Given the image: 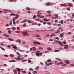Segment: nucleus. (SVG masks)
<instances>
[{
    "mask_svg": "<svg viewBox=\"0 0 74 74\" xmlns=\"http://www.w3.org/2000/svg\"><path fill=\"white\" fill-rule=\"evenodd\" d=\"M65 62L67 64H69L70 63V62L68 60H65Z\"/></svg>",
    "mask_w": 74,
    "mask_h": 74,
    "instance_id": "obj_6",
    "label": "nucleus"
},
{
    "mask_svg": "<svg viewBox=\"0 0 74 74\" xmlns=\"http://www.w3.org/2000/svg\"><path fill=\"white\" fill-rule=\"evenodd\" d=\"M18 58H16V59L20 60H21V58H21V56H18Z\"/></svg>",
    "mask_w": 74,
    "mask_h": 74,
    "instance_id": "obj_4",
    "label": "nucleus"
},
{
    "mask_svg": "<svg viewBox=\"0 0 74 74\" xmlns=\"http://www.w3.org/2000/svg\"><path fill=\"white\" fill-rule=\"evenodd\" d=\"M58 44H60V45H62V43H61V42H60V41H59L58 42Z\"/></svg>",
    "mask_w": 74,
    "mask_h": 74,
    "instance_id": "obj_36",
    "label": "nucleus"
},
{
    "mask_svg": "<svg viewBox=\"0 0 74 74\" xmlns=\"http://www.w3.org/2000/svg\"><path fill=\"white\" fill-rule=\"evenodd\" d=\"M64 49H67V47H64Z\"/></svg>",
    "mask_w": 74,
    "mask_h": 74,
    "instance_id": "obj_63",
    "label": "nucleus"
},
{
    "mask_svg": "<svg viewBox=\"0 0 74 74\" xmlns=\"http://www.w3.org/2000/svg\"><path fill=\"white\" fill-rule=\"evenodd\" d=\"M26 60H23L22 61V62H26Z\"/></svg>",
    "mask_w": 74,
    "mask_h": 74,
    "instance_id": "obj_51",
    "label": "nucleus"
},
{
    "mask_svg": "<svg viewBox=\"0 0 74 74\" xmlns=\"http://www.w3.org/2000/svg\"><path fill=\"white\" fill-rule=\"evenodd\" d=\"M26 26V23H25L23 25V27H25Z\"/></svg>",
    "mask_w": 74,
    "mask_h": 74,
    "instance_id": "obj_28",
    "label": "nucleus"
},
{
    "mask_svg": "<svg viewBox=\"0 0 74 74\" xmlns=\"http://www.w3.org/2000/svg\"><path fill=\"white\" fill-rule=\"evenodd\" d=\"M2 13H3V11L1 10H0V13L2 14Z\"/></svg>",
    "mask_w": 74,
    "mask_h": 74,
    "instance_id": "obj_58",
    "label": "nucleus"
},
{
    "mask_svg": "<svg viewBox=\"0 0 74 74\" xmlns=\"http://www.w3.org/2000/svg\"><path fill=\"white\" fill-rule=\"evenodd\" d=\"M13 48H14V49H17L18 47L16 46H13L12 47Z\"/></svg>",
    "mask_w": 74,
    "mask_h": 74,
    "instance_id": "obj_11",
    "label": "nucleus"
},
{
    "mask_svg": "<svg viewBox=\"0 0 74 74\" xmlns=\"http://www.w3.org/2000/svg\"><path fill=\"white\" fill-rule=\"evenodd\" d=\"M17 55H18V56H21V54H19V53L17 52Z\"/></svg>",
    "mask_w": 74,
    "mask_h": 74,
    "instance_id": "obj_52",
    "label": "nucleus"
},
{
    "mask_svg": "<svg viewBox=\"0 0 74 74\" xmlns=\"http://www.w3.org/2000/svg\"><path fill=\"white\" fill-rule=\"evenodd\" d=\"M46 36H47V37H49V35L47 34V35H46Z\"/></svg>",
    "mask_w": 74,
    "mask_h": 74,
    "instance_id": "obj_62",
    "label": "nucleus"
},
{
    "mask_svg": "<svg viewBox=\"0 0 74 74\" xmlns=\"http://www.w3.org/2000/svg\"><path fill=\"white\" fill-rule=\"evenodd\" d=\"M4 66L6 67H7V64H4Z\"/></svg>",
    "mask_w": 74,
    "mask_h": 74,
    "instance_id": "obj_60",
    "label": "nucleus"
},
{
    "mask_svg": "<svg viewBox=\"0 0 74 74\" xmlns=\"http://www.w3.org/2000/svg\"><path fill=\"white\" fill-rule=\"evenodd\" d=\"M12 21L13 24H14V25H15V20H14V19H13Z\"/></svg>",
    "mask_w": 74,
    "mask_h": 74,
    "instance_id": "obj_9",
    "label": "nucleus"
},
{
    "mask_svg": "<svg viewBox=\"0 0 74 74\" xmlns=\"http://www.w3.org/2000/svg\"><path fill=\"white\" fill-rule=\"evenodd\" d=\"M22 33L23 34V36H29V34H27V32H23Z\"/></svg>",
    "mask_w": 74,
    "mask_h": 74,
    "instance_id": "obj_1",
    "label": "nucleus"
},
{
    "mask_svg": "<svg viewBox=\"0 0 74 74\" xmlns=\"http://www.w3.org/2000/svg\"><path fill=\"white\" fill-rule=\"evenodd\" d=\"M47 6H49V3H47Z\"/></svg>",
    "mask_w": 74,
    "mask_h": 74,
    "instance_id": "obj_45",
    "label": "nucleus"
},
{
    "mask_svg": "<svg viewBox=\"0 0 74 74\" xmlns=\"http://www.w3.org/2000/svg\"><path fill=\"white\" fill-rule=\"evenodd\" d=\"M15 62V60H11V61H9V62Z\"/></svg>",
    "mask_w": 74,
    "mask_h": 74,
    "instance_id": "obj_29",
    "label": "nucleus"
},
{
    "mask_svg": "<svg viewBox=\"0 0 74 74\" xmlns=\"http://www.w3.org/2000/svg\"><path fill=\"white\" fill-rule=\"evenodd\" d=\"M4 56H5V57H8V55H4Z\"/></svg>",
    "mask_w": 74,
    "mask_h": 74,
    "instance_id": "obj_39",
    "label": "nucleus"
},
{
    "mask_svg": "<svg viewBox=\"0 0 74 74\" xmlns=\"http://www.w3.org/2000/svg\"><path fill=\"white\" fill-rule=\"evenodd\" d=\"M40 18H44V17L43 16H41Z\"/></svg>",
    "mask_w": 74,
    "mask_h": 74,
    "instance_id": "obj_34",
    "label": "nucleus"
},
{
    "mask_svg": "<svg viewBox=\"0 0 74 74\" xmlns=\"http://www.w3.org/2000/svg\"><path fill=\"white\" fill-rule=\"evenodd\" d=\"M47 13H48V14H51V12L49 11H47Z\"/></svg>",
    "mask_w": 74,
    "mask_h": 74,
    "instance_id": "obj_30",
    "label": "nucleus"
},
{
    "mask_svg": "<svg viewBox=\"0 0 74 74\" xmlns=\"http://www.w3.org/2000/svg\"><path fill=\"white\" fill-rule=\"evenodd\" d=\"M33 73H34V74H36H36H37V71H34Z\"/></svg>",
    "mask_w": 74,
    "mask_h": 74,
    "instance_id": "obj_23",
    "label": "nucleus"
},
{
    "mask_svg": "<svg viewBox=\"0 0 74 74\" xmlns=\"http://www.w3.org/2000/svg\"><path fill=\"white\" fill-rule=\"evenodd\" d=\"M55 38H56V39H57V40H59V38L58 37H55Z\"/></svg>",
    "mask_w": 74,
    "mask_h": 74,
    "instance_id": "obj_41",
    "label": "nucleus"
},
{
    "mask_svg": "<svg viewBox=\"0 0 74 74\" xmlns=\"http://www.w3.org/2000/svg\"><path fill=\"white\" fill-rule=\"evenodd\" d=\"M16 33L20 34L21 33V32L19 31H17L16 32Z\"/></svg>",
    "mask_w": 74,
    "mask_h": 74,
    "instance_id": "obj_13",
    "label": "nucleus"
},
{
    "mask_svg": "<svg viewBox=\"0 0 74 74\" xmlns=\"http://www.w3.org/2000/svg\"><path fill=\"white\" fill-rule=\"evenodd\" d=\"M49 41H53V40L52 39H49Z\"/></svg>",
    "mask_w": 74,
    "mask_h": 74,
    "instance_id": "obj_61",
    "label": "nucleus"
},
{
    "mask_svg": "<svg viewBox=\"0 0 74 74\" xmlns=\"http://www.w3.org/2000/svg\"><path fill=\"white\" fill-rule=\"evenodd\" d=\"M36 37H40V35H38V34H36Z\"/></svg>",
    "mask_w": 74,
    "mask_h": 74,
    "instance_id": "obj_21",
    "label": "nucleus"
},
{
    "mask_svg": "<svg viewBox=\"0 0 74 74\" xmlns=\"http://www.w3.org/2000/svg\"><path fill=\"white\" fill-rule=\"evenodd\" d=\"M27 12H28V13H29V14H30V13H31V12H30V11H28Z\"/></svg>",
    "mask_w": 74,
    "mask_h": 74,
    "instance_id": "obj_57",
    "label": "nucleus"
},
{
    "mask_svg": "<svg viewBox=\"0 0 74 74\" xmlns=\"http://www.w3.org/2000/svg\"><path fill=\"white\" fill-rule=\"evenodd\" d=\"M30 51H33V49L32 48H31L30 49Z\"/></svg>",
    "mask_w": 74,
    "mask_h": 74,
    "instance_id": "obj_64",
    "label": "nucleus"
},
{
    "mask_svg": "<svg viewBox=\"0 0 74 74\" xmlns=\"http://www.w3.org/2000/svg\"><path fill=\"white\" fill-rule=\"evenodd\" d=\"M16 69H17V71H18V72H21V69L19 68H16Z\"/></svg>",
    "mask_w": 74,
    "mask_h": 74,
    "instance_id": "obj_7",
    "label": "nucleus"
},
{
    "mask_svg": "<svg viewBox=\"0 0 74 74\" xmlns=\"http://www.w3.org/2000/svg\"><path fill=\"white\" fill-rule=\"evenodd\" d=\"M2 49V50H3V51H5V49L4 48H2L1 47H0Z\"/></svg>",
    "mask_w": 74,
    "mask_h": 74,
    "instance_id": "obj_25",
    "label": "nucleus"
},
{
    "mask_svg": "<svg viewBox=\"0 0 74 74\" xmlns=\"http://www.w3.org/2000/svg\"><path fill=\"white\" fill-rule=\"evenodd\" d=\"M39 68V66H37L36 67V69H38Z\"/></svg>",
    "mask_w": 74,
    "mask_h": 74,
    "instance_id": "obj_56",
    "label": "nucleus"
},
{
    "mask_svg": "<svg viewBox=\"0 0 74 74\" xmlns=\"http://www.w3.org/2000/svg\"><path fill=\"white\" fill-rule=\"evenodd\" d=\"M51 62V60H47V63Z\"/></svg>",
    "mask_w": 74,
    "mask_h": 74,
    "instance_id": "obj_16",
    "label": "nucleus"
},
{
    "mask_svg": "<svg viewBox=\"0 0 74 74\" xmlns=\"http://www.w3.org/2000/svg\"><path fill=\"white\" fill-rule=\"evenodd\" d=\"M33 50L35 51H36V47H33Z\"/></svg>",
    "mask_w": 74,
    "mask_h": 74,
    "instance_id": "obj_26",
    "label": "nucleus"
},
{
    "mask_svg": "<svg viewBox=\"0 0 74 74\" xmlns=\"http://www.w3.org/2000/svg\"><path fill=\"white\" fill-rule=\"evenodd\" d=\"M36 21H40V19H38V18H36L35 19Z\"/></svg>",
    "mask_w": 74,
    "mask_h": 74,
    "instance_id": "obj_33",
    "label": "nucleus"
},
{
    "mask_svg": "<svg viewBox=\"0 0 74 74\" xmlns=\"http://www.w3.org/2000/svg\"><path fill=\"white\" fill-rule=\"evenodd\" d=\"M47 49V50H49V51H51V49L50 47H48Z\"/></svg>",
    "mask_w": 74,
    "mask_h": 74,
    "instance_id": "obj_20",
    "label": "nucleus"
},
{
    "mask_svg": "<svg viewBox=\"0 0 74 74\" xmlns=\"http://www.w3.org/2000/svg\"><path fill=\"white\" fill-rule=\"evenodd\" d=\"M8 33H9V34H11V31H10V30H9L8 31Z\"/></svg>",
    "mask_w": 74,
    "mask_h": 74,
    "instance_id": "obj_38",
    "label": "nucleus"
},
{
    "mask_svg": "<svg viewBox=\"0 0 74 74\" xmlns=\"http://www.w3.org/2000/svg\"><path fill=\"white\" fill-rule=\"evenodd\" d=\"M60 5H61V6H63L64 7H66V5L63 4H60Z\"/></svg>",
    "mask_w": 74,
    "mask_h": 74,
    "instance_id": "obj_24",
    "label": "nucleus"
},
{
    "mask_svg": "<svg viewBox=\"0 0 74 74\" xmlns=\"http://www.w3.org/2000/svg\"><path fill=\"white\" fill-rule=\"evenodd\" d=\"M16 14H14V13H12L10 14V16H16Z\"/></svg>",
    "mask_w": 74,
    "mask_h": 74,
    "instance_id": "obj_8",
    "label": "nucleus"
},
{
    "mask_svg": "<svg viewBox=\"0 0 74 74\" xmlns=\"http://www.w3.org/2000/svg\"><path fill=\"white\" fill-rule=\"evenodd\" d=\"M64 34L63 33H61L60 34V37L61 38H63V36H64Z\"/></svg>",
    "mask_w": 74,
    "mask_h": 74,
    "instance_id": "obj_3",
    "label": "nucleus"
},
{
    "mask_svg": "<svg viewBox=\"0 0 74 74\" xmlns=\"http://www.w3.org/2000/svg\"><path fill=\"white\" fill-rule=\"evenodd\" d=\"M60 22H61V24H62L63 22V20H62Z\"/></svg>",
    "mask_w": 74,
    "mask_h": 74,
    "instance_id": "obj_50",
    "label": "nucleus"
},
{
    "mask_svg": "<svg viewBox=\"0 0 74 74\" xmlns=\"http://www.w3.org/2000/svg\"><path fill=\"white\" fill-rule=\"evenodd\" d=\"M36 18V16L34 15L33 16V18H34V19H35Z\"/></svg>",
    "mask_w": 74,
    "mask_h": 74,
    "instance_id": "obj_32",
    "label": "nucleus"
},
{
    "mask_svg": "<svg viewBox=\"0 0 74 74\" xmlns=\"http://www.w3.org/2000/svg\"><path fill=\"white\" fill-rule=\"evenodd\" d=\"M3 36H5L6 37H9L10 36L8 35H6V34H3Z\"/></svg>",
    "mask_w": 74,
    "mask_h": 74,
    "instance_id": "obj_15",
    "label": "nucleus"
},
{
    "mask_svg": "<svg viewBox=\"0 0 74 74\" xmlns=\"http://www.w3.org/2000/svg\"><path fill=\"white\" fill-rule=\"evenodd\" d=\"M47 25H51V23L49 22L47 23Z\"/></svg>",
    "mask_w": 74,
    "mask_h": 74,
    "instance_id": "obj_46",
    "label": "nucleus"
},
{
    "mask_svg": "<svg viewBox=\"0 0 74 74\" xmlns=\"http://www.w3.org/2000/svg\"><path fill=\"white\" fill-rule=\"evenodd\" d=\"M58 63V62L57 61H56L55 62V64H57V63Z\"/></svg>",
    "mask_w": 74,
    "mask_h": 74,
    "instance_id": "obj_47",
    "label": "nucleus"
},
{
    "mask_svg": "<svg viewBox=\"0 0 74 74\" xmlns=\"http://www.w3.org/2000/svg\"><path fill=\"white\" fill-rule=\"evenodd\" d=\"M29 70H31V71H33V69L32 68H30Z\"/></svg>",
    "mask_w": 74,
    "mask_h": 74,
    "instance_id": "obj_59",
    "label": "nucleus"
},
{
    "mask_svg": "<svg viewBox=\"0 0 74 74\" xmlns=\"http://www.w3.org/2000/svg\"><path fill=\"white\" fill-rule=\"evenodd\" d=\"M14 74H17V71L16 70H14Z\"/></svg>",
    "mask_w": 74,
    "mask_h": 74,
    "instance_id": "obj_19",
    "label": "nucleus"
},
{
    "mask_svg": "<svg viewBox=\"0 0 74 74\" xmlns=\"http://www.w3.org/2000/svg\"><path fill=\"white\" fill-rule=\"evenodd\" d=\"M59 32H60V31L59 30H58L55 33H59Z\"/></svg>",
    "mask_w": 74,
    "mask_h": 74,
    "instance_id": "obj_42",
    "label": "nucleus"
},
{
    "mask_svg": "<svg viewBox=\"0 0 74 74\" xmlns=\"http://www.w3.org/2000/svg\"><path fill=\"white\" fill-rule=\"evenodd\" d=\"M51 14H48L47 15V16H51Z\"/></svg>",
    "mask_w": 74,
    "mask_h": 74,
    "instance_id": "obj_48",
    "label": "nucleus"
},
{
    "mask_svg": "<svg viewBox=\"0 0 74 74\" xmlns=\"http://www.w3.org/2000/svg\"><path fill=\"white\" fill-rule=\"evenodd\" d=\"M12 21H10V25H12Z\"/></svg>",
    "mask_w": 74,
    "mask_h": 74,
    "instance_id": "obj_43",
    "label": "nucleus"
},
{
    "mask_svg": "<svg viewBox=\"0 0 74 74\" xmlns=\"http://www.w3.org/2000/svg\"><path fill=\"white\" fill-rule=\"evenodd\" d=\"M39 49H40V50H41L43 49V48H42V47H40L39 48Z\"/></svg>",
    "mask_w": 74,
    "mask_h": 74,
    "instance_id": "obj_40",
    "label": "nucleus"
},
{
    "mask_svg": "<svg viewBox=\"0 0 74 74\" xmlns=\"http://www.w3.org/2000/svg\"><path fill=\"white\" fill-rule=\"evenodd\" d=\"M55 35H56L55 34H52L51 35V37H53V36H55Z\"/></svg>",
    "mask_w": 74,
    "mask_h": 74,
    "instance_id": "obj_31",
    "label": "nucleus"
},
{
    "mask_svg": "<svg viewBox=\"0 0 74 74\" xmlns=\"http://www.w3.org/2000/svg\"><path fill=\"white\" fill-rule=\"evenodd\" d=\"M16 42H21V40H20V39L17 40H16Z\"/></svg>",
    "mask_w": 74,
    "mask_h": 74,
    "instance_id": "obj_12",
    "label": "nucleus"
},
{
    "mask_svg": "<svg viewBox=\"0 0 74 74\" xmlns=\"http://www.w3.org/2000/svg\"><path fill=\"white\" fill-rule=\"evenodd\" d=\"M55 16L56 17V18H59V16H58V14H55Z\"/></svg>",
    "mask_w": 74,
    "mask_h": 74,
    "instance_id": "obj_18",
    "label": "nucleus"
},
{
    "mask_svg": "<svg viewBox=\"0 0 74 74\" xmlns=\"http://www.w3.org/2000/svg\"><path fill=\"white\" fill-rule=\"evenodd\" d=\"M10 56H11V57H14V55L12 54H11Z\"/></svg>",
    "mask_w": 74,
    "mask_h": 74,
    "instance_id": "obj_54",
    "label": "nucleus"
},
{
    "mask_svg": "<svg viewBox=\"0 0 74 74\" xmlns=\"http://www.w3.org/2000/svg\"><path fill=\"white\" fill-rule=\"evenodd\" d=\"M33 43L34 44H38V45H40V44L39 43L36 42H33Z\"/></svg>",
    "mask_w": 74,
    "mask_h": 74,
    "instance_id": "obj_5",
    "label": "nucleus"
},
{
    "mask_svg": "<svg viewBox=\"0 0 74 74\" xmlns=\"http://www.w3.org/2000/svg\"><path fill=\"white\" fill-rule=\"evenodd\" d=\"M58 60H59V61H61V62H62V60H61V59H60V58H58Z\"/></svg>",
    "mask_w": 74,
    "mask_h": 74,
    "instance_id": "obj_55",
    "label": "nucleus"
},
{
    "mask_svg": "<svg viewBox=\"0 0 74 74\" xmlns=\"http://www.w3.org/2000/svg\"><path fill=\"white\" fill-rule=\"evenodd\" d=\"M9 1L10 2H12L14 1V0H9Z\"/></svg>",
    "mask_w": 74,
    "mask_h": 74,
    "instance_id": "obj_53",
    "label": "nucleus"
},
{
    "mask_svg": "<svg viewBox=\"0 0 74 74\" xmlns=\"http://www.w3.org/2000/svg\"><path fill=\"white\" fill-rule=\"evenodd\" d=\"M28 23H32V21H28Z\"/></svg>",
    "mask_w": 74,
    "mask_h": 74,
    "instance_id": "obj_37",
    "label": "nucleus"
},
{
    "mask_svg": "<svg viewBox=\"0 0 74 74\" xmlns=\"http://www.w3.org/2000/svg\"><path fill=\"white\" fill-rule=\"evenodd\" d=\"M16 16L14 17V19H14V20H16V19H17L19 17V16L18 15H16Z\"/></svg>",
    "mask_w": 74,
    "mask_h": 74,
    "instance_id": "obj_2",
    "label": "nucleus"
},
{
    "mask_svg": "<svg viewBox=\"0 0 74 74\" xmlns=\"http://www.w3.org/2000/svg\"><path fill=\"white\" fill-rule=\"evenodd\" d=\"M68 4H69V5L70 7H71L72 6V5H72V4H71L70 3H68Z\"/></svg>",
    "mask_w": 74,
    "mask_h": 74,
    "instance_id": "obj_27",
    "label": "nucleus"
},
{
    "mask_svg": "<svg viewBox=\"0 0 74 74\" xmlns=\"http://www.w3.org/2000/svg\"><path fill=\"white\" fill-rule=\"evenodd\" d=\"M12 29L13 30H15V29H16V28H15V27H12Z\"/></svg>",
    "mask_w": 74,
    "mask_h": 74,
    "instance_id": "obj_44",
    "label": "nucleus"
},
{
    "mask_svg": "<svg viewBox=\"0 0 74 74\" xmlns=\"http://www.w3.org/2000/svg\"><path fill=\"white\" fill-rule=\"evenodd\" d=\"M43 20L44 21H46V22H49V20H48L47 18H45L43 19Z\"/></svg>",
    "mask_w": 74,
    "mask_h": 74,
    "instance_id": "obj_10",
    "label": "nucleus"
},
{
    "mask_svg": "<svg viewBox=\"0 0 74 74\" xmlns=\"http://www.w3.org/2000/svg\"><path fill=\"white\" fill-rule=\"evenodd\" d=\"M22 73H24V74H25V73H26V71H22Z\"/></svg>",
    "mask_w": 74,
    "mask_h": 74,
    "instance_id": "obj_49",
    "label": "nucleus"
},
{
    "mask_svg": "<svg viewBox=\"0 0 74 74\" xmlns=\"http://www.w3.org/2000/svg\"><path fill=\"white\" fill-rule=\"evenodd\" d=\"M27 10L28 11H29V10H30V9L29 7H27Z\"/></svg>",
    "mask_w": 74,
    "mask_h": 74,
    "instance_id": "obj_22",
    "label": "nucleus"
},
{
    "mask_svg": "<svg viewBox=\"0 0 74 74\" xmlns=\"http://www.w3.org/2000/svg\"><path fill=\"white\" fill-rule=\"evenodd\" d=\"M53 63V62H50L49 63V64H48L47 65L48 66H49V65H51V64H52Z\"/></svg>",
    "mask_w": 74,
    "mask_h": 74,
    "instance_id": "obj_14",
    "label": "nucleus"
},
{
    "mask_svg": "<svg viewBox=\"0 0 74 74\" xmlns=\"http://www.w3.org/2000/svg\"><path fill=\"white\" fill-rule=\"evenodd\" d=\"M36 56H38L39 55H40V53H36Z\"/></svg>",
    "mask_w": 74,
    "mask_h": 74,
    "instance_id": "obj_17",
    "label": "nucleus"
},
{
    "mask_svg": "<svg viewBox=\"0 0 74 74\" xmlns=\"http://www.w3.org/2000/svg\"><path fill=\"white\" fill-rule=\"evenodd\" d=\"M59 51H60V50H55V52H59Z\"/></svg>",
    "mask_w": 74,
    "mask_h": 74,
    "instance_id": "obj_35",
    "label": "nucleus"
}]
</instances>
